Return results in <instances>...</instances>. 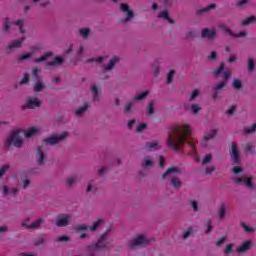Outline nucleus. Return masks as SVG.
<instances>
[{
	"label": "nucleus",
	"mask_w": 256,
	"mask_h": 256,
	"mask_svg": "<svg viewBox=\"0 0 256 256\" xmlns=\"http://www.w3.org/2000/svg\"><path fill=\"white\" fill-rule=\"evenodd\" d=\"M227 241V236H222L216 241V247H221Z\"/></svg>",
	"instance_id": "nucleus-39"
},
{
	"label": "nucleus",
	"mask_w": 256,
	"mask_h": 256,
	"mask_svg": "<svg viewBox=\"0 0 256 256\" xmlns=\"http://www.w3.org/2000/svg\"><path fill=\"white\" fill-rule=\"evenodd\" d=\"M229 77H231V72L225 70V71L223 72V79H224L223 82H224V83H227V81H229Z\"/></svg>",
	"instance_id": "nucleus-44"
},
{
	"label": "nucleus",
	"mask_w": 256,
	"mask_h": 256,
	"mask_svg": "<svg viewBox=\"0 0 256 256\" xmlns=\"http://www.w3.org/2000/svg\"><path fill=\"white\" fill-rule=\"evenodd\" d=\"M109 236V231L105 232L98 242L93 246L94 249H107V247H111V244L109 242H105L107 240V237Z\"/></svg>",
	"instance_id": "nucleus-4"
},
{
	"label": "nucleus",
	"mask_w": 256,
	"mask_h": 256,
	"mask_svg": "<svg viewBox=\"0 0 256 256\" xmlns=\"http://www.w3.org/2000/svg\"><path fill=\"white\" fill-rule=\"evenodd\" d=\"M225 69V64L221 63L219 68L214 71V75L218 77V75H221V72Z\"/></svg>",
	"instance_id": "nucleus-42"
},
{
	"label": "nucleus",
	"mask_w": 256,
	"mask_h": 256,
	"mask_svg": "<svg viewBox=\"0 0 256 256\" xmlns=\"http://www.w3.org/2000/svg\"><path fill=\"white\" fill-rule=\"evenodd\" d=\"M21 85H25V83H29V74H24V77L21 80Z\"/></svg>",
	"instance_id": "nucleus-60"
},
{
	"label": "nucleus",
	"mask_w": 256,
	"mask_h": 256,
	"mask_svg": "<svg viewBox=\"0 0 256 256\" xmlns=\"http://www.w3.org/2000/svg\"><path fill=\"white\" fill-rule=\"evenodd\" d=\"M14 25H17L18 27H20L21 33H25V30L23 29V20H17L16 22H14Z\"/></svg>",
	"instance_id": "nucleus-51"
},
{
	"label": "nucleus",
	"mask_w": 256,
	"mask_h": 256,
	"mask_svg": "<svg viewBox=\"0 0 256 256\" xmlns=\"http://www.w3.org/2000/svg\"><path fill=\"white\" fill-rule=\"evenodd\" d=\"M225 85H227L226 82H220L218 83L214 88H213V94H212V98L213 99H217L219 97V91H221V89H223L225 87Z\"/></svg>",
	"instance_id": "nucleus-14"
},
{
	"label": "nucleus",
	"mask_w": 256,
	"mask_h": 256,
	"mask_svg": "<svg viewBox=\"0 0 256 256\" xmlns=\"http://www.w3.org/2000/svg\"><path fill=\"white\" fill-rule=\"evenodd\" d=\"M88 63H102L103 62V57H99L98 59L95 58H90L87 60Z\"/></svg>",
	"instance_id": "nucleus-55"
},
{
	"label": "nucleus",
	"mask_w": 256,
	"mask_h": 256,
	"mask_svg": "<svg viewBox=\"0 0 256 256\" xmlns=\"http://www.w3.org/2000/svg\"><path fill=\"white\" fill-rule=\"evenodd\" d=\"M211 159H212L211 154H207V155L204 157L203 161H202V165H207V163H211Z\"/></svg>",
	"instance_id": "nucleus-48"
},
{
	"label": "nucleus",
	"mask_w": 256,
	"mask_h": 256,
	"mask_svg": "<svg viewBox=\"0 0 256 256\" xmlns=\"http://www.w3.org/2000/svg\"><path fill=\"white\" fill-rule=\"evenodd\" d=\"M172 134L173 136L169 134L167 138V145L170 149L179 151L187 143L191 147L192 153H195V142L189 139V135H191V127L189 125L184 124L174 128Z\"/></svg>",
	"instance_id": "nucleus-1"
},
{
	"label": "nucleus",
	"mask_w": 256,
	"mask_h": 256,
	"mask_svg": "<svg viewBox=\"0 0 256 256\" xmlns=\"http://www.w3.org/2000/svg\"><path fill=\"white\" fill-rule=\"evenodd\" d=\"M197 97H199V90L195 89L190 96V101H195Z\"/></svg>",
	"instance_id": "nucleus-49"
},
{
	"label": "nucleus",
	"mask_w": 256,
	"mask_h": 256,
	"mask_svg": "<svg viewBox=\"0 0 256 256\" xmlns=\"http://www.w3.org/2000/svg\"><path fill=\"white\" fill-rule=\"evenodd\" d=\"M45 223V220L43 218H39L38 220L32 222L30 225H27V223H22V227H27L29 229H39L41 225Z\"/></svg>",
	"instance_id": "nucleus-11"
},
{
	"label": "nucleus",
	"mask_w": 256,
	"mask_h": 256,
	"mask_svg": "<svg viewBox=\"0 0 256 256\" xmlns=\"http://www.w3.org/2000/svg\"><path fill=\"white\" fill-rule=\"evenodd\" d=\"M67 135H69L67 132H63L58 136L48 137L44 139V143H49L50 145H57V143L63 141V139H67Z\"/></svg>",
	"instance_id": "nucleus-7"
},
{
	"label": "nucleus",
	"mask_w": 256,
	"mask_h": 256,
	"mask_svg": "<svg viewBox=\"0 0 256 256\" xmlns=\"http://www.w3.org/2000/svg\"><path fill=\"white\" fill-rule=\"evenodd\" d=\"M10 27H11V22L9 21V18H6L4 20V31H9Z\"/></svg>",
	"instance_id": "nucleus-54"
},
{
	"label": "nucleus",
	"mask_w": 256,
	"mask_h": 256,
	"mask_svg": "<svg viewBox=\"0 0 256 256\" xmlns=\"http://www.w3.org/2000/svg\"><path fill=\"white\" fill-rule=\"evenodd\" d=\"M42 89H45V86L43 85V82H37L34 86V91L36 93H39Z\"/></svg>",
	"instance_id": "nucleus-34"
},
{
	"label": "nucleus",
	"mask_w": 256,
	"mask_h": 256,
	"mask_svg": "<svg viewBox=\"0 0 256 256\" xmlns=\"http://www.w3.org/2000/svg\"><path fill=\"white\" fill-rule=\"evenodd\" d=\"M233 179L236 185H245L248 189H253L255 187V184L251 181V177L249 176L234 177Z\"/></svg>",
	"instance_id": "nucleus-3"
},
{
	"label": "nucleus",
	"mask_w": 256,
	"mask_h": 256,
	"mask_svg": "<svg viewBox=\"0 0 256 256\" xmlns=\"http://www.w3.org/2000/svg\"><path fill=\"white\" fill-rule=\"evenodd\" d=\"M37 133H39V129L35 128V127H30L27 129L26 133H25V137H27V139L33 137V135H37Z\"/></svg>",
	"instance_id": "nucleus-20"
},
{
	"label": "nucleus",
	"mask_w": 256,
	"mask_h": 256,
	"mask_svg": "<svg viewBox=\"0 0 256 256\" xmlns=\"http://www.w3.org/2000/svg\"><path fill=\"white\" fill-rule=\"evenodd\" d=\"M7 171H9V165L2 166V168L0 169V177H3V175L7 173Z\"/></svg>",
	"instance_id": "nucleus-53"
},
{
	"label": "nucleus",
	"mask_w": 256,
	"mask_h": 256,
	"mask_svg": "<svg viewBox=\"0 0 256 256\" xmlns=\"http://www.w3.org/2000/svg\"><path fill=\"white\" fill-rule=\"evenodd\" d=\"M25 40V37H22L18 40H14L12 41L9 45H8V49H17L19 47H21V45H23V41Z\"/></svg>",
	"instance_id": "nucleus-17"
},
{
	"label": "nucleus",
	"mask_w": 256,
	"mask_h": 256,
	"mask_svg": "<svg viewBox=\"0 0 256 256\" xmlns=\"http://www.w3.org/2000/svg\"><path fill=\"white\" fill-rule=\"evenodd\" d=\"M146 128H147V124H146V123H142V124H140V125L137 126L136 131H137L138 133H141V131H143V130L146 129Z\"/></svg>",
	"instance_id": "nucleus-58"
},
{
	"label": "nucleus",
	"mask_w": 256,
	"mask_h": 256,
	"mask_svg": "<svg viewBox=\"0 0 256 256\" xmlns=\"http://www.w3.org/2000/svg\"><path fill=\"white\" fill-rule=\"evenodd\" d=\"M251 240H247L240 247L237 248L238 253H245L251 248Z\"/></svg>",
	"instance_id": "nucleus-18"
},
{
	"label": "nucleus",
	"mask_w": 256,
	"mask_h": 256,
	"mask_svg": "<svg viewBox=\"0 0 256 256\" xmlns=\"http://www.w3.org/2000/svg\"><path fill=\"white\" fill-rule=\"evenodd\" d=\"M231 251H233V244L226 245V248L224 249V254L229 255V253H231Z\"/></svg>",
	"instance_id": "nucleus-52"
},
{
	"label": "nucleus",
	"mask_w": 256,
	"mask_h": 256,
	"mask_svg": "<svg viewBox=\"0 0 256 256\" xmlns=\"http://www.w3.org/2000/svg\"><path fill=\"white\" fill-rule=\"evenodd\" d=\"M141 166L143 168H145V167H153V161L151 160V157L145 156Z\"/></svg>",
	"instance_id": "nucleus-24"
},
{
	"label": "nucleus",
	"mask_w": 256,
	"mask_h": 256,
	"mask_svg": "<svg viewBox=\"0 0 256 256\" xmlns=\"http://www.w3.org/2000/svg\"><path fill=\"white\" fill-rule=\"evenodd\" d=\"M256 21V17L255 16H250L248 18H246L243 22L242 25L244 27H247V25H251V23H255Z\"/></svg>",
	"instance_id": "nucleus-27"
},
{
	"label": "nucleus",
	"mask_w": 256,
	"mask_h": 256,
	"mask_svg": "<svg viewBox=\"0 0 256 256\" xmlns=\"http://www.w3.org/2000/svg\"><path fill=\"white\" fill-rule=\"evenodd\" d=\"M241 227H243V229H244V231H246V233H253V231H255V228L249 227L245 223H242Z\"/></svg>",
	"instance_id": "nucleus-41"
},
{
	"label": "nucleus",
	"mask_w": 256,
	"mask_h": 256,
	"mask_svg": "<svg viewBox=\"0 0 256 256\" xmlns=\"http://www.w3.org/2000/svg\"><path fill=\"white\" fill-rule=\"evenodd\" d=\"M215 135H217V131L211 130L208 134L204 135V141H209L210 139H213V137H215Z\"/></svg>",
	"instance_id": "nucleus-30"
},
{
	"label": "nucleus",
	"mask_w": 256,
	"mask_h": 256,
	"mask_svg": "<svg viewBox=\"0 0 256 256\" xmlns=\"http://www.w3.org/2000/svg\"><path fill=\"white\" fill-rule=\"evenodd\" d=\"M233 173H234L235 175H238V173H243V168H241V166H235V167L233 168Z\"/></svg>",
	"instance_id": "nucleus-59"
},
{
	"label": "nucleus",
	"mask_w": 256,
	"mask_h": 256,
	"mask_svg": "<svg viewBox=\"0 0 256 256\" xmlns=\"http://www.w3.org/2000/svg\"><path fill=\"white\" fill-rule=\"evenodd\" d=\"M56 241L61 242V241H69V237L67 236H60L56 239Z\"/></svg>",
	"instance_id": "nucleus-64"
},
{
	"label": "nucleus",
	"mask_w": 256,
	"mask_h": 256,
	"mask_svg": "<svg viewBox=\"0 0 256 256\" xmlns=\"http://www.w3.org/2000/svg\"><path fill=\"white\" fill-rule=\"evenodd\" d=\"M191 233H193V230L188 228V230L183 234V239H187Z\"/></svg>",
	"instance_id": "nucleus-63"
},
{
	"label": "nucleus",
	"mask_w": 256,
	"mask_h": 256,
	"mask_svg": "<svg viewBox=\"0 0 256 256\" xmlns=\"http://www.w3.org/2000/svg\"><path fill=\"white\" fill-rule=\"evenodd\" d=\"M213 171H215V167L210 166V167L206 168L205 173H206V175H211V173H213Z\"/></svg>",
	"instance_id": "nucleus-62"
},
{
	"label": "nucleus",
	"mask_w": 256,
	"mask_h": 256,
	"mask_svg": "<svg viewBox=\"0 0 256 256\" xmlns=\"http://www.w3.org/2000/svg\"><path fill=\"white\" fill-rule=\"evenodd\" d=\"M147 95H149V91H144L141 94H139L138 96L134 97V101H143V99H145V97H147Z\"/></svg>",
	"instance_id": "nucleus-31"
},
{
	"label": "nucleus",
	"mask_w": 256,
	"mask_h": 256,
	"mask_svg": "<svg viewBox=\"0 0 256 256\" xmlns=\"http://www.w3.org/2000/svg\"><path fill=\"white\" fill-rule=\"evenodd\" d=\"M252 149H253V144H251V142H248V143L246 144L244 153L247 155V153H251Z\"/></svg>",
	"instance_id": "nucleus-50"
},
{
	"label": "nucleus",
	"mask_w": 256,
	"mask_h": 256,
	"mask_svg": "<svg viewBox=\"0 0 256 256\" xmlns=\"http://www.w3.org/2000/svg\"><path fill=\"white\" fill-rule=\"evenodd\" d=\"M218 213H219V218L220 219H223L225 217V213H226V210H225V204H220L219 206V209H218Z\"/></svg>",
	"instance_id": "nucleus-29"
},
{
	"label": "nucleus",
	"mask_w": 256,
	"mask_h": 256,
	"mask_svg": "<svg viewBox=\"0 0 256 256\" xmlns=\"http://www.w3.org/2000/svg\"><path fill=\"white\" fill-rule=\"evenodd\" d=\"M80 35H82L84 39H87V37H89V28L80 29Z\"/></svg>",
	"instance_id": "nucleus-38"
},
{
	"label": "nucleus",
	"mask_w": 256,
	"mask_h": 256,
	"mask_svg": "<svg viewBox=\"0 0 256 256\" xmlns=\"http://www.w3.org/2000/svg\"><path fill=\"white\" fill-rule=\"evenodd\" d=\"M24 107L26 109H35V107H41V102L36 97H33L30 100H28Z\"/></svg>",
	"instance_id": "nucleus-12"
},
{
	"label": "nucleus",
	"mask_w": 256,
	"mask_h": 256,
	"mask_svg": "<svg viewBox=\"0 0 256 256\" xmlns=\"http://www.w3.org/2000/svg\"><path fill=\"white\" fill-rule=\"evenodd\" d=\"M171 185L174 187V189H179L181 187V180H179L177 177H172Z\"/></svg>",
	"instance_id": "nucleus-25"
},
{
	"label": "nucleus",
	"mask_w": 256,
	"mask_h": 256,
	"mask_svg": "<svg viewBox=\"0 0 256 256\" xmlns=\"http://www.w3.org/2000/svg\"><path fill=\"white\" fill-rule=\"evenodd\" d=\"M44 149H45V143H43L37 149L36 159H37L38 165H43V163L45 161V150Z\"/></svg>",
	"instance_id": "nucleus-10"
},
{
	"label": "nucleus",
	"mask_w": 256,
	"mask_h": 256,
	"mask_svg": "<svg viewBox=\"0 0 256 256\" xmlns=\"http://www.w3.org/2000/svg\"><path fill=\"white\" fill-rule=\"evenodd\" d=\"M158 17L160 19H169V12H167L166 10L160 12V14L158 15Z\"/></svg>",
	"instance_id": "nucleus-45"
},
{
	"label": "nucleus",
	"mask_w": 256,
	"mask_h": 256,
	"mask_svg": "<svg viewBox=\"0 0 256 256\" xmlns=\"http://www.w3.org/2000/svg\"><path fill=\"white\" fill-rule=\"evenodd\" d=\"M69 221H71V216L67 214H59L56 219L57 227H67L69 225Z\"/></svg>",
	"instance_id": "nucleus-8"
},
{
	"label": "nucleus",
	"mask_w": 256,
	"mask_h": 256,
	"mask_svg": "<svg viewBox=\"0 0 256 256\" xmlns=\"http://www.w3.org/2000/svg\"><path fill=\"white\" fill-rule=\"evenodd\" d=\"M220 29H222L223 31H226V33H228V35H234L233 32L231 31V29H229V27H227V24L220 25Z\"/></svg>",
	"instance_id": "nucleus-43"
},
{
	"label": "nucleus",
	"mask_w": 256,
	"mask_h": 256,
	"mask_svg": "<svg viewBox=\"0 0 256 256\" xmlns=\"http://www.w3.org/2000/svg\"><path fill=\"white\" fill-rule=\"evenodd\" d=\"M31 55H33V52L23 54L18 57L19 61H27V59H31Z\"/></svg>",
	"instance_id": "nucleus-35"
},
{
	"label": "nucleus",
	"mask_w": 256,
	"mask_h": 256,
	"mask_svg": "<svg viewBox=\"0 0 256 256\" xmlns=\"http://www.w3.org/2000/svg\"><path fill=\"white\" fill-rule=\"evenodd\" d=\"M229 151L232 158L233 163L237 164L239 163V146H237V143L232 142L229 144Z\"/></svg>",
	"instance_id": "nucleus-5"
},
{
	"label": "nucleus",
	"mask_w": 256,
	"mask_h": 256,
	"mask_svg": "<svg viewBox=\"0 0 256 256\" xmlns=\"http://www.w3.org/2000/svg\"><path fill=\"white\" fill-rule=\"evenodd\" d=\"M191 111L195 115V114L199 113V111H201V107L197 106V104H192L191 105Z\"/></svg>",
	"instance_id": "nucleus-46"
},
{
	"label": "nucleus",
	"mask_w": 256,
	"mask_h": 256,
	"mask_svg": "<svg viewBox=\"0 0 256 256\" xmlns=\"http://www.w3.org/2000/svg\"><path fill=\"white\" fill-rule=\"evenodd\" d=\"M216 32L215 29H204L202 31V37L207 38V39H213L215 38Z\"/></svg>",
	"instance_id": "nucleus-16"
},
{
	"label": "nucleus",
	"mask_w": 256,
	"mask_h": 256,
	"mask_svg": "<svg viewBox=\"0 0 256 256\" xmlns=\"http://www.w3.org/2000/svg\"><path fill=\"white\" fill-rule=\"evenodd\" d=\"M116 63H119V57H113L109 64L106 66V71H111V69H113V67H115Z\"/></svg>",
	"instance_id": "nucleus-21"
},
{
	"label": "nucleus",
	"mask_w": 256,
	"mask_h": 256,
	"mask_svg": "<svg viewBox=\"0 0 256 256\" xmlns=\"http://www.w3.org/2000/svg\"><path fill=\"white\" fill-rule=\"evenodd\" d=\"M175 75V70H171L169 73H168V76H167V83H172L173 82V76Z\"/></svg>",
	"instance_id": "nucleus-47"
},
{
	"label": "nucleus",
	"mask_w": 256,
	"mask_h": 256,
	"mask_svg": "<svg viewBox=\"0 0 256 256\" xmlns=\"http://www.w3.org/2000/svg\"><path fill=\"white\" fill-rule=\"evenodd\" d=\"M87 229H89V227H87V225L85 224H80L76 226V231H87Z\"/></svg>",
	"instance_id": "nucleus-57"
},
{
	"label": "nucleus",
	"mask_w": 256,
	"mask_h": 256,
	"mask_svg": "<svg viewBox=\"0 0 256 256\" xmlns=\"http://www.w3.org/2000/svg\"><path fill=\"white\" fill-rule=\"evenodd\" d=\"M53 56V52H47L46 54L42 55L40 58H36L34 62L36 63H43V61H47L49 57Z\"/></svg>",
	"instance_id": "nucleus-22"
},
{
	"label": "nucleus",
	"mask_w": 256,
	"mask_h": 256,
	"mask_svg": "<svg viewBox=\"0 0 256 256\" xmlns=\"http://www.w3.org/2000/svg\"><path fill=\"white\" fill-rule=\"evenodd\" d=\"M254 131H256V123L253 124L250 128L246 129V130H245V133H246L247 135H249V134H251V133H254Z\"/></svg>",
	"instance_id": "nucleus-56"
},
{
	"label": "nucleus",
	"mask_w": 256,
	"mask_h": 256,
	"mask_svg": "<svg viewBox=\"0 0 256 256\" xmlns=\"http://www.w3.org/2000/svg\"><path fill=\"white\" fill-rule=\"evenodd\" d=\"M148 244H149V241L146 240L145 236L140 235L133 242H129L128 246L130 247V249H133V247H145V245H148Z\"/></svg>",
	"instance_id": "nucleus-6"
},
{
	"label": "nucleus",
	"mask_w": 256,
	"mask_h": 256,
	"mask_svg": "<svg viewBox=\"0 0 256 256\" xmlns=\"http://www.w3.org/2000/svg\"><path fill=\"white\" fill-rule=\"evenodd\" d=\"M216 7H217V5H215V4H210V5L206 6V7L203 8V9L197 10V11H196V14H197V15H203V13H207V12L211 11V9H216Z\"/></svg>",
	"instance_id": "nucleus-19"
},
{
	"label": "nucleus",
	"mask_w": 256,
	"mask_h": 256,
	"mask_svg": "<svg viewBox=\"0 0 256 256\" xmlns=\"http://www.w3.org/2000/svg\"><path fill=\"white\" fill-rule=\"evenodd\" d=\"M173 173H181V170L177 167H170L167 171L163 174V179H167V177H173Z\"/></svg>",
	"instance_id": "nucleus-15"
},
{
	"label": "nucleus",
	"mask_w": 256,
	"mask_h": 256,
	"mask_svg": "<svg viewBox=\"0 0 256 256\" xmlns=\"http://www.w3.org/2000/svg\"><path fill=\"white\" fill-rule=\"evenodd\" d=\"M154 113H155V105L153 104V102H150L147 108V115H153Z\"/></svg>",
	"instance_id": "nucleus-33"
},
{
	"label": "nucleus",
	"mask_w": 256,
	"mask_h": 256,
	"mask_svg": "<svg viewBox=\"0 0 256 256\" xmlns=\"http://www.w3.org/2000/svg\"><path fill=\"white\" fill-rule=\"evenodd\" d=\"M63 63V58L56 57L51 62H47L48 67H55V65H61Z\"/></svg>",
	"instance_id": "nucleus-23"
},
{
	"label": "nucleus",
	"mask_w": 256,
	"mask_h": 256,
	"mask_svg": "<svg viewBox=\"0 0 256 256\" xmlns=\"http://www.w3.org/2000/svg\"><path fill=\"white\" fill-rule=\"evenodd\" d=\"M232 85H233L234 89L239 90V89H241V87H243V82H241V80H239V79H234Z\"/></svg>",
	"instance_id": "nucleus-32"
},
{
	"label": "nucleus",
	"mask_w": 256,
	"mask_h": 256,
	"mask_svg": "<svg viewBox=\"0 0 256 256\" xmlns=\"http://www.w3.org/2000/svg\"><path fill=\"white\" fill-rule=\"evenodd\" d=\"M74 183H77V176H73V177L67 179L68 187L73 186Z\"/></svg>",
	"instance_id": "nucleus-40"
},
{
	"label": "nucleus",
	"mask_w": 256,
	"mask_h": 256,
	"mask_svg": "<svg viewBox=\"0 0 256 256\" xmlns=\"http://www.w3.org/2000/svg\"><path fill=\"white\" fill-rule=\"evenodd\" d=\"M91 91H92V93H93V95H94V97H93V100L94 101H99V89H97V86H92L91 87Z\"/></svg>",
	"instance_id": "nucleus-28"
},
{
	"label": "nucleus",
	"mask_w": 256,
	"mask_h": 256,
	"mask_svg": "<svg viewBox=\"0 0 256 256\" xmlns=\"http://www.w3.org/2000/svg\"><path fill=\"white\" fill-rule=\"evenodd\" d=\"M103 223V219H98V221L94 222L93 225L90 227V231H95L99 225Z\"/></svg>",
	"instance_id": "nucleus-36"
},
{
	"label": "nucleus",
	"mask_w": 256,
	"mask_h": 256,
	"mask_svg": "<svg viewBox=\"0 0 256 256\" xmlns=\"http://www.w3.org/2000/svg\"><path fill=\"white\" fill-rule=\"evenodd\" d=\"M145 151H158L160 149L158 141L147 142L144 146Z\"/></svg>",
	"instance_id": "nucleus-13"
},
{
	"label": "nucleus",
	"mask_w": 256,
	"mask_h": 256,
	"mask_svg": "<svg viewBox=\"0 0 256 256\" xmlns=\"http://www.w3.org/2000/svg\"><path fill=\"white\" fill-rule=\"evenodd\" d=\"M212 230H213L212 222L211 220H208L206 234L211 233Z\"/></svg>",
	"instance_id": "nucleus-61"
},
{
	"label": "nucleus",
	"mask_w": 256,
	"mask_h": 256,
	"mask_svg": "<svg viewBox=\"0 0 256 256\" xmlns=\"http://www.w3.org/2000/svg\"><path fill=\"white\" fill-rule=\"evenodd\" d=\"M255 69V60L252 58L248 59V71H253Z\"/></svg>",
	"instance_id": "nucleus-37"
},
{
	"label": "nucleus",
	"mask_w": 256,
	"mask_h": 256,
	"mask_svg": "<svg viewBox=\"0 0 256 256\" xmlns=\"http://www.w3.org/2000/svg\"><path fill=\"white\" fill-rule=\"evenodd\" d=\"M90 107L89 104H85L84 106H81L80 108H78L76 110V115L77 117H79L80 115H83V113H85V111H87V109Z\"/></svg>",
	"instance_id": "nucleus-26"
},
{
	"label": "nucleus",
	"mask_w": 256,
	"mask_h": 256,
	"mask_svg": "<svg viewBox=\"0 0 256 256\" xmlns=\"http://www.w3.org/2000/svg\"><path fill=\"white\" fill-rule=\"evenodd\" d=\"M121 11L124 13H127L126 18H123L120 20V23H127V21H131L133 19V11L129 9V5L122 4L120 7Z\"/></svg>",
	"instance_id": "nucleus-9"
},
{
	"label": "nucleus",
	"mask_w": 256,
	"mask_h": 256,
	"mask_svg": "<svg viewBox=\"0 0 256 256\" xmlns=\"http://www.w3.org/2000/svg\"><path fill=\"white\" fill-rule=\"evenodd\" d=\"M23 147V139H21V135L19 131H14L11 133L10 137L6 140V147Z\"/></svg>",
	"instance_id": "nucleus-2"
}]
</instances>
